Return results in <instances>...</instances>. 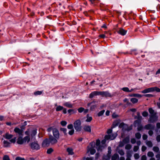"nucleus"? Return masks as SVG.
Returning <instances> with one entry per match:
<instances>
[{"label": "nucleus", "instance_id": "nucleus-58", "mask_svg": "<svg viewBox=\"0 0 160 160\" xmlns=\"http://www.w3.org/2000/svg\"><path fill=\"white\" fill-rule=\"evenodd\" d=\"M108 155H110V154H111V148L110 147H109L108 148Z\"/></svg>", "mask_w": 160, "mask_h": 160}, {"label": "nucleus", "instance_id": "nucleus-14", "mask_svg": "<svg viewBox=\"0 0 160 160\" xmlns=\"http://www.w3.org/2000/svg\"><path fill=\"white\" fill-rule=\"evenodd\" d=\"M100 141L99 140H97L96 142V145L97 147L96 148L97 149V150L98 151H101L102 148H103V147H100L99 146V145L100 144Z\"/></svg>", "mask_w": 160, "mask_h": 160}, {"label": "nucleus", "instance_id": "nucleus-2", "mask_svg": "<svg viewBox=\"0 0 160 160\" xmlns=\"http://www.w3.org/2000/svg\"><path fill=\"white\" fill-rule=\"evenodd\" d=\"M81 122L80 119L76 120L73 123L74 128L77 131L79 132L82 129Z\"/></svg>", "mask_w": 160, "mask_h": 160}, {"label": "nucleus", "instance_id": "nucleus-62", "mask_svg": "<svg viewBox=\"0 0 160 160\" xmlns=\"http://www.w3.org/2000/svg\"><path fill=\"white\" fill-rule=\"evenodd\" d=\"M156 139L158 142L160 141V135H158L156 138Z\"/></svg>", "mask_w": 160, "mask_h": 160}, {"label": "nucleus", "instance_id": "nucleus-29", "mask_svg": "<svg viewBox=\"0 0 160 160\" xmlns=\"http://www.w3.org/2000/svg\"><path fill=\"white\" fill-rule=\"evenodd\" d=\"M148 111L149 113L151 114V115L155 114V113H156L154 112V110L152 108H149L148 109Z\"/></svg>", "mask_w": 160, "mask_h": 160}, {"label": "nucleus", "instance_id": "nucleus-48", "mask_svg": "<svg viewBox=\"0 0 160 160\" xmlns=\"http://www.w3.org/2000/svg\"><path fill=\"white\" fill-rule=\"evenodd\" d=\"M139 147L138 146H135L133 148V151L135 152H137L139 149Z\"/></svg>", "mask_w": 160, "mask_h": 160}, {"label": "nucleus", "instance_id": "nucleus-38", "mask_svg": "<svg viewBox=\"0 0 160 160\" xmlns=\"http://www.w3.org/2000/svg\"><path fill=\"white\" fill-rule=\"evenodd\" d=\"M37 133V130L36 129H34L32 130V132L31 135L32 136H35Z\"/></svg>", "mask_w": 160, "mask_h": 160}, {"label": "nucleus", "instance_id": "nucleus-47", "mask_svg": "<svg viewBox=\"0 0 160 160\" xmlns=\"http://www.w3.org/2000/svg\"><path fill=\"white\" fill-rule=\"evenodd\" d=\"M53 151V150L52 148L48 149L47 151V153L48 154H50Z\"/></svg>", "mask_w": 160, "mask_h": 160}, {"label": "nucleus", "instance_id": "nucleus-40", "mask_svg": "<svg viewBox=\"0 0 160 160\" xmlns=\"http://www.w3.org/2000/svg\"><path fill=\"white\" fill-rule=\"evenodd\" d=\"M153 88V92L154 91H156L158 92H160V89L159 88H158L157 87H152Z\"/></svg>", "mask_w": 160, "mask_h": 160}, {"label": "nucleus", "instance_id": "nucleus-60", "mask_svg": "<svg viewBox=\"0 0 160 160\" xmlns=\"http://www.w3.org/2000/svg\"><path fill=\"white\" fill-rule=\"evenodd\" d=\"M147 136L146 135L144 134L142 136V138L143 140H146L147 138Z\"/></svg>", "mask_w": 160, "mask_h": 160}, {"label": "nucleus", "instance_id": "nucleus-43", "mask_svg": "<svg viewBox=\"0 0 160 160\" xmlns=\"http://www.w3.org/2000/svg\"><path fill=\"white\" fill-rule=\"evenodd\" d=\"M60 123L62 126H65L67 125V122L65 121H62Z\"/></svg>", "mask_w": 160, "mask_h": 160}, {"label": "nucleus", "instance_id": "nucleus-42", "mask_svg": "<svg viewBox=\"0 0 160 160\" xmlns=\"http://www.w3.org/2000/svg\"><path fill=\"white\" fill-rule=\"evenodd\" d=\"M42 93L41 91H37L34 92V94L35 95H41Z\"/></svg>", "mask_w": 160, "mask_h": 160}, {"label": "nucleus", "instance_id": "nucleus-22", "mask_svg": "<svg viewBox=\"0 0 160 160\" xmlns=\"http://www.w3.org/2000/svg\"><path fill=\"white\" fill-rule=\"evenodd\" d=\"M67 152H68V154L69 155H72L73 154V150L72 148H68L67 149Z\"/></svg>", "mask_w": 160, "mask_h": 160}, {"label": "nucleus", "instance_id": "nucleus-7", "mask_svg": "<svg viewBox=\"0 0 160 160\" xmlns=\"http://www.w3.org/2000/svg\"><path fill=\"white\" fill-rule=\"evenodd\" d=\"M116 136V134H111L106 135L105 137V140L110 139L112 140L114 139Z\"/></svg>", "mask_w": 160, "mask_h": 160}, {"label": "nucleus", "instance_id": "nucleus-44", "mask_svg": "<svg viewBox=\"0 0 160 160\" xmlns=\"http://www.w3.org/2000/svg\"><path fill=\"white\" fill-rule=\"evenodd\" d=\"M131 147L132 146L130 144H128L125 146V148L126 149L129 150L131 149Z\"/></svg>", "mask_w": 160, "mask_h": 160}, {"label": "nucleus", "instance_id": "nucleus-5", "mask_svg": "<svg viewBox=\"0 0 160 160\" xmlns=\"http://www.w3.org/2000/svg\"><path fill=\"white\" fill-rule=\"evenodd\" d=\"M30 146L32 150H38L40 149V146L37 142H32L30 143Z\"/></svg>", "mask_w": 160, "mask_h": 160}, {"label": "nucleus", "instance_id": "nucleus-24", "mask_svg": "<svg viewBox=\"0 0 160 160\" xmlns=\"http://www.w3.org/2000/svg\"><path fill=\"white\" fill-rule=\"evenodd\" d=\"M131 101L133 104L137 103L138 101V99L135 98H132L130 99Z\"/></svg>", "mask_w": 160, "mask_h": 160}, {"label": "nucleus", "instance_id": "nucleus-13", "mask_svg": "<svg viewBox=\"0 0 160 160\" xmlns=\"http://www.w3.org/2000/svg\"><path fill=\"white\" fill-rule=\"evenodd\" d=\"M153 88L152 87L147 88L142 90L141 92L143 93L150 92H153Z\"/></svg>", "mask_w": 160, "mask_h": 160}, {"label": "nucleus", "instance_id": "nucleus-6", "mask_svg": "<svg viewBox=\"0 0 160 160\" xmlns=\"http://www.w3.org/2000/svg\"><path fill=\"white\" fill-rule=\"evenodd\" d=\"M158 116L156 115V113H155L154 114L151 115L149 118V121L150 122H154L157 120Z\"/></svg>", "mask_w": 160, "mask_h": 160}, {"label": "nucleus", "instance_id": "nucleus-8", "mask_svg": "<svg viewBox=\"0 0 160 160\" xmlns=\"http://www.w3.org/2000/svg\"><path fill=\"white\" fill-rule=\"evenodd\" d=\"M50 142L49 139H46L43 141L42 143V146L43 147L46 148L49 146Z\"/></svg>", "mask_w": 160, "mask_h": 160}, {"label": "nucleus", "instance_id": "nucleus-28", "mask_svg": "<svg viewBox=\"0 0 160 160\" xmlns=\"http://www.w3.org/2000/svg\"><path fill=\"white\" fill-rule=\"evenodd\" d=\"M13 136L12 135L7 133L5 135V138L6 139H10L12 138Z\"/></svg>", "mask_w": 160, "mask_h": 160}, {"label": "nucleus", "instance_id": "nucleus-12", "mask_svg": "<svg viewBox=\"0 0 160 160\" xmlns=\"http://www.w3.org/2000/svg\"><path fill=\"white\" fill-rule=\"evenodd\" d=\"M100 92L97 91H94L90 94L89 98H92L95 96L100 95Z\"/></svg>", "mask_w": 160, "mask_h": 160}, {"label": "nucleus", "instance_id": "nucleus-18", "mask_svg": "<svg viewBox=\"0 0 160 160\" xmlns=\"http://www.w3.org/2000/svg\"><path fill=\"white\" fill-rule=\"evenodd\" d=\"M14 131L19 135H21L22 133V131L18 128H15L14 129Z\"/></svg>", "mask_w": 160, "mask_h": 160}, {"label": "nucleus", "instance_id": "nucleus-25", "mask_svg": "<svg viewBox=\"0 0 160 160\" xmlns=\"http://www.w3.org/2000/svg\"><path fill=\"white\" fill-rule=\"evenodd\" d=\"M154 126L150 124H148L145 126L146 128L147 129H152L154 128Z\"/></svg>", "mask_w": 160, "mask_h": 160}, {"label": "nucleus", "instance_id": "nucleus-9", "mask_svg": "<svg viewBox=\"0 0 160 160\" xmlns=\"http://www.w3.org/2000/svg\"><path fill=\"white\" fill-rule=\"evenodd\" d=\"M53 136L54 138H59V133L58 129L56 128H53L52 129Z\"/></svg>", "mask_w": 160, "mask_h": 160}, {"label": "nucleus", "instance_id": "nucleus-3", "mask_svg": "<svg viewBox=\"0 0 160 160\" xmlns=\"http://www.w3.org/2000/svg\"><path fill=\"white\" fill-rule=\"evenodd\" d=\"M95 145L94 142L90 143L88 146L87 151L88 152H90L91 154H93L96 152V150L94 148Z\"/></svg>", "mask_w": 160, "mask_h": 160}, {"label": "nucleus", "instance_id": "nucleus-4", "mask_svg": "<svg viewBox=\"0 0 160 160\" xmlns=\"http://www.w3.org/2000/svg\"><path fill=\"white\" fill-rule=\"evenodd\" d=\"M119 127L120 128H122L123 130H127L128 131L132 129L131 126L128 127L127 125L124 124L123 122L119 124Z\"/></svg>", "mask_w": 160, "mask_h": 160}, {"label": "nucleus", "instance_id": "nucleus-30", "mask_svg": "<svg viewBox=\"0 0 160 160\" xmlns=\"http://www.w3.org/2000/svg\"><path fill=\"white\" fill-rule=\"evenodd\" d=\"M146 144L148 146L150 147H151L152 146V142L150 141H147L146 142Z\"/></svg>", "mask_w": 160, "mask_h": 160}, {"label": "nucleus", "instance_id": "nucleus-31", "mask_svg": "<svg viewBox=\"0 0 160 160\" xmlns=\"http://www.w3.org/2000/svg\"><path fill=\"white\" fill-rule=\"evenodd\" d=\"M110 155H107V156H104L103 157V160H109L110 159Z\"/></svg>", "mask_w": 160, "mask_h": 160}, {"label": "nucleus", "instance_id": "nucleus-15", "mask_svg": "<svg viewBox=\"0 0 160 160\" xmlns=\"http://www.w3.org/2000/svg\"><path fill=\"white\" fill-rule=\"evenodd\" d=\"M117 32L120 35L123 36L126 34L127 31L125 30L122 28H119V30L117 31Z\"/></svg>", "mask_w": 160, "mask_h": 160}, {"label": "nucleus", "instance_id": "nucleus-1", "mask_svg": "<svg viewBox=\"0 0 160 160\" xmlns=\"http://www.w3.org/2000/svg\"><path fill=\"white\" fill-rule=\"evenodd\" d=\"M30 141V138L28 136H26L24 138L21 136L19 137L17 139V143L19 144H22L26 142H28Z\"/></svg>", "mask_w": 160, "mask_h": 160}, {"label": "nucleus", "instance_id": "nucleus-11", "mask_svg": "<svg viewBox=\"0 0 160 160\" xmlns=\"http://www.w3.org/2000/svg\"><path fill=\"white\" fill-rule=\"evenodd\" d=\"M100 95L102 97H111L112 95L108 92L101 91Z\"/></svg>", "mask_w": 160, "mask_h": 160}, {"label": "nucleus", "instance_id": "nucleus-53", "mask_svg": "<svg viewBox=\"0 0 160 160\" xmlns=\"http://www.w3.org/2000/svg\"><path fill=\"white\" fill-rule=\"evenodd\" d=\"M84 108H80L78 109V111L79 112L81 113L84 111Z\"/></svg>", "mask_w": 160, "mask_h": 160}, {"label": "nucleus", "instance_id": "nucleus-59", "mask_svg": "<svg viewBox=\"0 0 160 160\" xmlns=\"http://www.w3.org/2000/svg\"><path fill=\"white\" fill-rule=\"evenodd\" d=\"M144 96L147 97H151L153 96V95L151 94H147L145 95Z\"/></svg>", "mask_w": 160, "mask_h": 160}, {"label": "nucleus", "instance_id": "nucleus-46", "mask_svg": "<svg viewBox=\"0 0 160 160\" xmlns=\"http://www.w3.org/2000/svg\"><path fill=\"white\" fill-rule=\"evenodd\" d=\"M136 137L138 139H139L141 137V135L139 133H137L135 135Z\"/></svg>", "mask_w": 160, "mask_h": 160}, {"label": "nucleus", "instance_id": "nucleus-51", "mask_svg": "<svg viewBox=\"0 0 160 160\" xmlns=\"http://www.w3.org/2000/svg\"><path fill=\"white\" fill-rule=\"evenodd\" d=\"M148 113L147 112L144 111L142 113V115L144 117H146L148 116Z\"/></svg>", "mask_w": 160, "mask_h": 160}, {"label": "nucleus", "instance_id": "nucleus-35", "mask_svg": "<svg viewBox=\"0 0 160 160\" xmlns=\"http://www.w3.org/2000/svg\"><path fill=\"white\" fill-rule=\"evenodd\" d=\"M92 119V118L91 117H89L88 115H87V119L86 120V122H90Z\"/></svg>", "mask_w": 160, "mask_h": 160}, {"label": "nucleus", "instance_id": "nucleus-50", "mask_svg": "<svg viewBox=\"0 0 160 160\" xmlns=\"http://www.w3.org/2000/svg\"><path fill=\"white\" fill-rule=\"evenodd\" d=\"M74 130L73 129H72L71 130L69 131L68 133L70 135H72L74 133Z\"/></svg>", "mask_w": 160, "mask_h": 160}, {"label": "nucleus", "instance_id": "nucleus-27", "mask_svg": "<svg viewBox=\"0 0 160 160\" xmlns=\"http://www.w3.org/2000/svg\"><path fill=\"white\" fill-rule=\"evenodd\" d=\"M63 109V107L61 106H58L56 108V111H59L62 110Z\"/></svg>", "mask_w": 160, "mask_h": 160}, {"label": "nucleus", "instance_id": "nucleus-21", "mask_svg": "<svg viewBox=\"0 0 160 160\" xmlns=\"http://www.w3.org/2000/svg\"><path fill=\"white\" fill-rule=\"evenodd\" d=\"M3 146L5 147H9L10 146V143L4 140L3 142Z\"/></svg>", "mask_w": 160, "mask_h": 160}, {"label": "nucleus", "instance_id": "nucleus-52", "mask_svg": "<svg viewBox=\"0 0 160 160\" xmlns=\"http://www.w3.org/2000/svg\"><path fill=\"white\" fill-rule=\"evenodd\" d=\"M73 125L72 124H70L68 125L67 128L68 129H73Z\"/></svg>", "mask_w": 160, "mask_h": 160}, {"label": "nucleus", "instance_id": "nucleus-33", "mask_svg": "<svg viewBox=\"0 0 160 160\" xmlns=\"http://www.w3.org/2000/svg\"><path fill=\"white\" fill-rule=\"evenodd\" d=\"M129 141V138L128 137L126 138H125L123 140V142L125 143H127Z\"/></svg>", "mask_w": 160, "mask_h": 160}, {"label": "nucleus", "instance_id": "nucleus-56", "mask_svg": "<svg viewBox=\"0 0 160 160\" xmlns=\"http://www.w3.org/2000/svg\"><path fill=\"white\" fill-rule=\"evenodd\" d=\"M146 149L147 148L146 147L144 146H143L142 147V152H144L146 150Z\"/></svg>", "mask_w": 160, "mask_h": 160}, {"label": "nucleus", "instance_id": "nucleus-10", "mask_svg": "<svg viewBox=\"0 0 160 160\" xmlns=\"http://www.w3.org/2000/svg\"><path fill=\"white\" fill-rule=\"evenodd\" d=\"M58 138H54L51 135L49 137V140L50 142L52 144H55L57 143L58 141L57 139Z\"/></svg>", "mask_w": 160, "mask_h": 160}, {"label": "nucleus", "instance_id": "nucleus-57", "mask_svg": "<svg viewBox=\"0 0 160 160\" xmlns=\"http://www.w3.org/2000/svg\"><path fill=\"white\" fill-rule=\"evenodd\" d=\"M24 158L20 157H17L16 158V160H24Z\"/></svg>", "mask_w": 160, "mask_h": 160}, {"label": "nucleus", "instance_id": "nucleus-63", "mask_svg": "<svg viewBox=\"0 0 160 160\" xmlns=\"http://www.w3.org/2000/svg\"><path fill=\"white\" fill-rule=\"evenodd\" d=\"M107 132L108 134H110L112 132V130L111 129H109L108 130Z\"/></svg>", "mask_w": 160, "mask_h": 160}, {"label": "nucleus", "instance_id": "nucleus-20", "mask_svg": "<svg viewBox=\"0 0 160 160\" xmlns=\"http://www.w3.org/2000/svg\"><path fill=\"white\" fill-rule=\"evenodd\" d=\"M63 105L68 108H72L73 107V105L69 102H66L63 104Z\"/></svg>", "mask_w": 160, "mask_h": 160}, {"label": "nucleus", "instance_id": "nucleus-34", "mask_svg": "<svg viewBox=\"0 0 160 160\" xmlns=\"http://www.w3.org/2000/svg\"><path fill=\"white\" fill-rule=\"evenodd\" d=\"M105 112V110H102L101 111H100L99 112L98 114V115L99 117H100L101 116H102L103 113Z\"/></svg>", "mask_w": 160, "mask_h": 160}, {"label": "nucleus", "instance_id": "nucleus-17", "mask_svg": "<svg viewBox=\"0 0 160 160\" xmlns=\"http://www.w3.org/2000/svg\"><path fill=\"white\" fill-rule=\"evenodd\" d=\"M83 129L87 132H90L91 131V127L88 125H85L83 127Z\"/></svg>", "mask_w": 160, "mask_h": 160}, {"label": "nucleus", "instance_id": "nucleus-49", "mask_svg": "<svg viewBox=\"0 0 160 160\" xmlns=\"http://www.w3.org/2000/svg\"><path fill=\"white\" fill-rule=\"evenodd\" d=\"M118 152L122 156L124 155V153L122 150H119Z\"/></svg>", "mask_w": 160, "mask_h": 160}, {"label": "nucleus", "instance_id": "nucleus-39", "mask_svg": "<svg viewBox=\"0 0 160 160\" xmlns=\"http://www.w3.org/2000/svg\"><path fill=\"white\" fill-rule=\"evenodd\" d=\"M60 130L62 131L65 134H67V130L66 128H62L60 129Z\"/></svg>", "mask_w": 160, "mask_h": 160}, {"label": "nucleus", "instance_id": "nucleus-45", "mask_svg": "<svg viewBox=\"0 0 160 160\" xmlns=\"http://www.w3.org/2000/svg\"><path fill=\"white\" fill-rule=\"evenodd\" d=\"M134 157L135 159H137L139 158V156L138 153H136L134 155Z\"/></svg>", "mask_w": 160, "mask_h": 160}, {"label": "nucleus", "instance_id": "nucleus-61", "mask_svg": "<svg viewBox=\"0 0 160 160\" xmlns=\"http://www.w3.org/2000/svg\"><path fill=\"white\" fill-rule=\"evenodd\" d=\"M131 142L132 144H134L136 142V140L134 138H132L131 140Z\"/></svg>", "mask_w": 160, "mask_h": 160}, {"label": "nucleus", "instance_id": "nucleus-26", "mask_svg": "<svg viewBox=\"0 0 160 160\" xmlns=\"http://www.w3.org/2000/svg\"><path fill=\"white\" fill-rule=\"evenodd\" d=\"M118 155L117 154H114L112 157V160H118Z\"/></svg>", "mask_w": 160, "mask_h": 160}, {"label": "nucleus", "instance_id": "nucleus-55", "mask_svg": "<svg viewBox=\"0 0 160 160\" xmlns=\"http://www.w3.org/2000/svg\"><path fill=\"white\" fill-rule=\"evenodd\" d=\"M141 160H147V157L145 155H142L141 158Z\"/></svg>", "mask_w": 160, "mask_h": 160}, {"label": "nucleus", "instance_id": "nucleus-32", "mask_svg": "<svg viewBox=\"0 0 160 160\" xmlns=\"http://www.w3.org/2000/svg\"><path fill=\"white\" fill-rule=\"evenodd\" d=\"M148 156L149 157H152L154 155V153L152 152H149L147 154Z\"/></svg>", "mask_w": 160, "mask_h": 160}, {"label": "nucleus", "instance_id": "nucleus-16", "mask_svg": "<svg viewBox=\"0 0 160 160\" xmlns=\"http://www.w3.org/2000/svg\"><path fill=\"white\" fill-rule=\"evenodd\" d=\"M95 102H95L93 101V102L88 104V106H90L91 105H92L90 108V109L91 110H93L96 107L97 105H95V104L93 105V104H95Z\"/></svg>", "mask_w": 160, "mask_h": 160}, {"label": "nucleus", "instance_id": "nucleus-64", "mask_svg": "<svg viewBox=\"0 0 160 160\" xmlns=\"http://www.w3.org/2000/svg\"><path fill=\"white\" fill-rule=\"evenodd\" d=\"M99 37L101 38H104L105 37V35L104 34H102L100 35H99Z\"/></svg>", "mask_w": 160, "mask_h": 160}, {"label": "nucleus", "instance_id": "nucleus-54", "mask_svg": "<svg viewBox=\"0 0 160 160\" xmlns=\"http://www.w3.org/2000/svg\"><path fill=\"white\" fill-rule=\"evenodd\" d=\"M16 141V138H14L10 140V141L12 143H15Z\"/></svg>", "mask_w": 160, "mask_h": 160}, {"label": "nucleus", "instance_id": "nucleus-37", "mask_svg": "<svg viewBox=\"0 0 160 160\" xmlns=\"http://www.w3.org/2000/svg\"><path fill=\"white\" fill-rule=\"evenodd\" d=\"M122 90L125 92H129V89L128 87L123 88H122Z\"/></svg>", "mask_w": 160, "mask_h": 160}, {"label": "nucleus", "instance_id": "nucleus-36", "mask_svg": "<svg viewBox=\"0 0 160 160\" xmlns=\"http://www.w3.org/2000/svg\"><path fill=\"white\" fill-rule=\"evenodd\" d=\"M3 160H10L9 156L7 155H5L3 158Z\"/></svg>", "mask_w": 160, "mask_h": 160}, {"label": "nucleus", "instance_id": "nucleus-19", "mask_svg": "<svg viewBox=\"0 0 160 160\" xmlns=\"http://www.w3.org/2000/svg\"><path fill=\"white\" fill-rule=\"evenodd\" d=\"M131 97H136L137 98H140L142 97V95L138 93H133L129 95Z\"/></svg>", "mask_w": 160, "mask_h": 160}, {"label": "nucleus", "instance_id": "nucleus-23", "mask_svg": "<svg viewBox=\"0 0 160 160\" xmlns=\"http://www.w3.org/2000/svg\"><path fill=\"white\" fill-rule=\"evenodd\" d=\"M68 112L70 114V115H71L75 113L76 112V110L72 109H70L68 110Z\"/></svg>", "mask_w": 160, "mask_h": 160}, {"label": "nucleus", "instance_id": "nucleus-41", "mask_svg": "<svg viewBox=\"0 0 160 160\" xmlns=\"http://www.w3.org/2000/svg\"><path fill=\"white\" fill-rule=\"evenodd\" d=\"M153 150L155 152H158L159 150V148L157 147H154L153 148Z\"/></svg>", "mask_w": 160, "mask_h": 160}]
</instances>
